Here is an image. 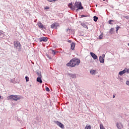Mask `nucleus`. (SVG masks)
<instances>
[{"label":"nucleus","mask_w":129,"mask_h":129,"mask_svg":"<svg viewBox=\"0 0 129 129\" xmlns=\"http://www.w3.org/2000/svg\"><path fill=\"white\" fill-rule=\"evenodd\" d=\"M102 57H103V58L104 59L105 57V54H103L102 55Z\"/></svg>","instance_id":"2f4dec72"},{"label":"nucleus","mask_w":129,"mask_h":129,"mask_svg":"<svg viewBox=\"0 0 129 129\" xmlns=\"http://www.w3.org/2000/svg\"><path fill=\"white\" fill-rule=\"evenodd\" d=\"M55 123L56 124H57V125H58V126H59L61 128H64V125L60 122L56 121Z\"/></svg>","instance_id":"39448f33"},{"label":"nucleus","mask_w":129,"mask_h":129,"mask_svg":"<svg viewBox=\"0 0 129 129\" xmlns=\"http://www.w3.org/2000/svg\"><path fill=\"white\" fill-rule=\"evenodd\" d=\"M47 57L48 58V59H50V60H52V57H51L50 56L47 55Z\"/></svg>","instance_id":"7c9ffc66"},{"label":"nucleus","mask_w":129,"mask_h":129,"mask_svg":"<svg viewBox=\"0 0 129 129\" xmlns=\"http://www.w3.org/2000/svg\"><path fill=\"white\" fill-rule=\"evenodd\" d=\"M90 54L91 55V57H93V59H94V60H96V59H97L98 58L97 55H96L95 53L93 52H90Z\"/></svg>","instance_id":"423d86ee"},{"label":"nucleus","mask_w":129,"mask_h":129,"mask_svg":"<svg viewBox=\"0 0 129 129\" xmlns=\"http://www.w3.org/2000/svg\"><path fill=\"white\" fill-rule=\"evenodd\" d=\"M120 27L117 26V27L116 28V32H117L118 31V29H119Z\"/></svg>","instance_id":"cd10ccee"},{"label":"nucleus","mask_w":129,"mask_h":129,"mask_svg":"<svg viewBox=\"0 0 129 129\" xmlns=\"http://www.w3.org/2000/svg\"><path fill=\"white\" fill-rule=\"evenodd\" d=\"M99 61H100V63H103L104 62V57L101 56H99Z\"/></svg>","instance_id":"9d476101"},{"label":"nucleus","mask_w":129,"mask_h":129,"mask_svg":"<svg viewBox=\"0 0 129 129\" xmlns=\"http://www.w3.org/2000/svg\"><path fill=\"white\" fill-rule=\"evenodd\" d=\"M75 48V43L72 42V43H71V49L72 50H74Z\"/></svg>","instance_id":"f8f14e48"},{"label":"nucleus","mask_w":129,"mask_h":129,"mask_svg":"<svg viewBox=\"0 0 129 129\" xmlns=\"http://www.w3.org/2000/svg\"><path fill=\"white\" fill-rule=\"evenodd\" d=\"M2 98V96L0 95V99Z\"/></svg>","instance_id":"79ce46f5"},{"label":"nucleus","mask_w":129,"mask_h":129,"mask_svg":"<svg viewBox=\"0 0 129 129\" xmlns=\"http://www.w3.org/2000/svg\"><path fill=\"white\" fill-rule=\"evenodd\" d=\"M80 18H82V17H80Z\"/></svg>","instance_id":"c03bdc74"},{"label":"nucleus","mask_w":129,"mask_h":129,"mask_svg":"<svg viewBox=\"0 0 129 129\" xmlns=\"http://www.w3.org/2000/svg\"><path fill=\"white\" fill-rule=\"evenodd\" d=\"M115 97V96L114 95H113V98H114Z\"/></svg>","instance_id":"a19ab883"},{"label":"nucleus","mask_w":129,"mask_h":129,"mask_svg":"<svg viewBox=\"0 0 129 129\" xmlns=\"http://www.w3.org/2000/svg\"><path fill=\"white\" fill-rule=\"evenodd\" d=\"M81 26L84 28H85L86 29H87V30H88V25H87V23H81Z\"/></svg>","instance_id":"1a4fd4ad"},{"label":"nucleus","mask_w":129,"mask_h":129,"mask_svg":"<svg viewBox=\"0 0 129 129\" xmlns=\"http://www.w3.org/2000/svg\"><path fill=\"white\" fill-rule=\"evenodd\" d=\"M86 129H91V126L90 125H87L85 127Z\"/></svg>","instance_id":"412c9836"},{"label":"nucleus","mask_w":129,"mask_h":129,"mask_svg":"<svg viewBox=\"0 0 129 129\" xmlns=\"http://www.w3.org/2000/svg\"><path fill=\"white\" fill-rule=\"evenodd\" d=\"M41 78L42 77H38L36 79L37 82H39V83H43V81H42Z\"/></svg>","instance_id":"6e6552de"},{"label":"nucleus","mask_w":129,"mask_h":129,"mask_svg":"<svg viewBox=\"0 0 129 129\" xmlns=\"http://www.w3.org/2000/svg\"><path fill=\"white\" fill-rule=\"evenodd\" d=\"M51 53L52 54V55L53 56H55L56 55V51H55L54 50H51Z\"/></svg>","instance_id":"f3484780"},{"label":"nucleus","mask_w":129,"mask_h":129,"mask_svg":"<svg viewBox=\"0 0 129 129\" xmlns=\"http://www.w3.org/2000/svg\"><path fill=\"white\" fill-rule=\"evenodd\" d=\"M79 64H80V60L79 59L74 58L67 64V66L68 67H69V66H71V67H75L76 65L78 66Z\"/></svg>","instance_id":"f257e3e1"},{"label":"nucleus","mask_w":129,"mask_h":129,"mask_svg":"<svg viewBox=\"0 0 129 129\" xmlns=\"http://www.w3.org/2000/svg\"><path fill=\"white\" fill-rule=\"evenodd\" d=\"M123 73L122 72V71H120L119 72V75H120V76H122V75H123Z\"/></svg>","instance_id":"a878e982"},{"label":"nucleus","mask_w":129,"mask_h":129,"mask_svg":"<svg viewBox=\"0 0 129 129\" xmlns=\"http://www.w3.org/2000/svg\"><path fill=\"white\" fill-rule=\"evenodd\" d=\"M125 19H126V20H129V17H125Z\"/></svg>","instance_id":"c9c22d12"},{"label":"nucleus","mask_w":129,"mask_h":129,"mask_svg":"<svg viewBox=\"0 0 129 129\" xmlns=\"http://www.w3.org/2000/svg\"><path fill=\"white\" fill-rule=\"evenodd\" d=\"M126 84L129 86V81H126Z\"/></svg>","instance_id":"473e14b6"},{"label":"nucleus","mask_w":129,"mask_h":129,"mask_svg":"<svg viewBox=\"0 0 129 129\" xmlns=\"http://www.w3.org/2000/svg\"><path fill=\"white\" fill-rule=\"evenodd\" d=\"M102 38H103V35L102 34H101L99 36V40H102Z\"/></svg>","instance_id":"b1692460"},{"label":"nucleus","mask_w":129,"mask_h":129,"mask_svg":"<svg viewBox=\"0 0 129 129\" xmlns=\"http://www.w3.org/2000/svg\"><path fill=\"white\" fill-rule=\"evenodd\" d=\"M114 22V20H109V21H108V23H109V24H110V25H112V24H113V22Z\"/></svg>","instance_id":"6ab92c4d"},{"label":"nucleus","mask_w":129,"mask_h":129,"mask_svg":"<svg viewBox=\"0 0 129 129\" xmlns=\"http://www.w3.org/2000/svg\"><path fill=\"white\" fill-rule=\"evenodd\" d=\"M90 73L92 75H95V73H96V70H92L90 71Z\"/></svg>","instance_id":"ddd939ff"},{"label":"nucleus","mask_w":129,"mask_h":129,"mask_svg":"<svg viewBox=\"0 0 129 129\" xmlns=\"http://www.w3.org/2000/svg\"><path fill=\"white\" fill-rule=\"evenodd\" d=\"M94 22H97L98 20V17H94Z\"/></svg>","instance_id":"a211bd4d"},{"label":"nucleus","mask_w":129,"mask_h":129,"mask_svg":"<svg viewBox=\"0 0 129 129\" xmlns=\"http://www.w3.org/2000/svg\"><path fill=\"white\" fill-rule=\"evenodd\" d=\"M36 74L38 75V77H42V75L41 74V72H36Z\"/></svg>","instance_id":"dca6fc26"},{"label":"nucleus","mask_w":129,"mask_h":129,"mask_svg":"<svg viewBox=\"0 0 129 129\" xmlns=\"http://www.w3.org/2000/svg\"><path fill=\"white\" fill-rule=\"evenodd\" d=\"M47 42L48 41V38L45 37H42L41 38H39V41L40 42Z\"/></svg>","instance_id":"0eeeda50"},{"label":"nucleus","mask_w":129,"mask_h":129,"mask_svg":"<svg viewBox=\"0 0 129 129\" xmlns=\"http://www.w3.org/2000/svg\"><path fill=\"white\" fill-rule=\"evenodd\" d=\"M45 90H46V91L49 92V91H50V89H49V87H46Z\"/></svg>","instance_id":"bb28decb"},{"label":"nucleus","mask_w":129,"mask_h":129,"mask_svg":"<svg viewBox=\"0 0 129 129\" xmlns=\"http://www.w3.org/2000/svg\"><path fill=\"white\" fill-rule=\"evenodd\" d=\"M70 29H67L66 30V32H68V31H69Z\"/></svg>","instance_id":"ea45409f"},{"label":"nucleus","mask_w":129,"mask_h":129,"mask_svg":"<svg viewBox=\"0 0 129 129\" xmlns=\"http://www.w3.org/2000/svg\"><path fill=\"white\" fill-rule=\"evenodd\" d=\"M104 2L105 1V0H103Z\"/></svg>","instance_id":"37998d69"},{"label":"nucleus","mask_w":129,"mask_h":129,"mask_svg":"<svg viewBox=\"0 0 129 129\" xmlns=\"http://www.w3.org/2000/svg\"><path fill=\"white\" fill-rule=\"evenodd\" d=\"M49 8L48 7H45V10H49Z\"/></svg>","instance_id":"72a5a7b5"},{"label":"nucleus","mask_w":129,"mask_h":129,"mask_svg":"<svg viewBox=\"0 0 129 129\" xmlns=\"http://www.w3.org/2000/svg\"><path fill=\"white\" fill-rule=\"evenodd\" d=\"M72 5V4H69V7H71Z\"/></svg>","instance_id":"58836bf2"},{"label":"nucleus","mask_w":129,"mask_h":129,"mask_svg":"<svg viewBox=\"0 0 129 129\" xmlns=\"http://www.w3.org/2000/svg\"><path fill=\"white\" fill-rule=\"evenodd\" d=\"M14 48H16V49H18L19 51L21 50V43H20V42L15 41L14 42Z\"/></svg>","instance_id":"20e7f679"},{"label":"nucleus","mask_w":129,"mask_h":129,"mask_svg":"<svg viewBox=\"0 0 129 129\" xmlns=\"http://www.w3.org/2000/svg\"><path fill=\"white\" fill-rule=\"evenodd\" d=\"M69 76H70V77H72V78H76V74H69Z\"/></svg>","instance_id":"9b49d317"},{"label":"nucleus","mask_w":129,"mask_h":129,"mask_svg":"<svg viewBox=\"0 0 129 129\" xmlns=\"http://www.w3.org/2000/svg\"><path fill=\"white\" fill-rule=\"evenodd\" d=\"M121 125H122L121 124H119L118 123H116V126L117 127V128L118 129H121Z\"/></svg>","instance_id":"2eb2a0df"},{"label":"nucleus","mask_w":129,"mask_h":129,"mask_svg":"<svg viewBox=\"0 0 129 129\" xmlns=\"http://www.w3.org/2000/svg\"><path fill=\"white\" fill-rule=\"evenodd\" d=\"M127 73H129V68L126 70Z\"/></svg>","instance_id":"e433bc0d"},{"label":"nucleus","mask_w":129,"mask_h":129,"mask_svg":"<svg viewBox=\"0 0 129 129\" xmlns=\"http://www.w3.org/2000/svg\"><path fill=\"white\" fill-rule=\"evenodd\" d=\"M71 42H72V41L71 40H68V42H69V43H71Z\"/></svg>","instance_id":"4c0bfd02"},{"label":"nucleus","mask_w":129,"mask_h":129,"mask_svg":"<svg viewBox=\"0 0 129 129\" xmlns=\"http://www.w3.org/2000/svg\"><path fill=\"white\" fill-rule=\"evenodd\" d=\"M75 6L77 8L76 10L77 12H78V10H82L83 9V7L81 5V2H76Z\"/></svg>","instance_id":"7ed1b4c3"},{"label":"nucleus","mask_w":129,"mask_h":129,"mask_svg":"<svg viewBox=\"0 0 129 129\" xmlns=\"http://www.w3.org/2000/svg\"><path fill=\"white\" fill-rule=\"evenodd\" d=\"M113 28H112L110 29V31H109V33L110 34V35H112L113 34Z\"/></svg>","instance_id":"4be33fe9"},{"label":"nucleus","mask_w":129,"mask_h":129,"mask_svg":"<svg viewBox=\"0 0 129 129\" xmlns=\"http://www.w3.org/2000/svg\"><path fill=\"white\" fill-rule=\"evenodd\" d=\"M25 79H26V82H28V81H30V80L29 79V77H28V76L25 77Z\"/></svg>","instance_id":"393cba45"},{"label":"nucleus","mask_w":129,"mask_h":129,"mask_svg":"<svg viewBox=\"0 0 129 129\" xmlns=\"http://www.w3.org/2000/svg\"><path fill=\"white\" fill-rule=\"evenodd\" d=\"M81 17H88L87 15H82Z\"/></svg>","instance_id":"f704fd0d"},{"label":"nucleus","mask_w":129,"mask_h":129,"mask_svg":"<svg viewBox=\"0 0 129 129\" xmlns=\"http://www.w3.org/2000/svg\"><path fill=\"white\" fill-rule=\"evenodd\" d=\"M55 26V29H57V27H59V25L58 23H54Z\"/></svg>","instance_id":"5701e85b"},{"label":"nucleus","mask_w":129,"mask_h":129,"mask_svg":"<svg viewBox=\"0 0 129 129\" xmlns=\"http://www.w3.org/2000/svg\"><path fill=\"white\" fill-rule=\"evenodd\" d=\"M51 29H55V23H53L51 25Z\"/></svg>","instance_id":"aec40b11"},{"label":"nucleus","mask_w":129,"mask_h":129,"mask_svg":"<svg viewBox=\"0 0 129 129\" xmlns=\"http://www.w3.org/2000/svg\"><path fill=\"white\" fill-rule=\"evenodd\" d=\"M122 73L124 74V73H126V70H123L122 71Z\"/></svg>","instance_id":"c756f323"},{"label":"nucleus","mask_w":129,"mask_h":129,"mask_svg":"<svg viewBox=\"0 0 129 129\" xmlns=\"http://www.w3.org/2000/svg\"><path fill=\"white\" fill-rule=\"evenodd\" d=\"M0 36H2V37H5V34H4L2 32H1L0 33Z\"/></svg>","instance_id":"c85d7f7f"},{"label":"nucleus","mask_w":129,"mask_h":129,"mask_svg":"<svg viewBox=\"0 0 129 129\" xmlns=\"http://www.w3.org/2000/svg\"><path fill=\"white\" fill-rule=\"evenodd\" d=\"M8 100H15V101H18V100H20L21 98H20V96L18 95H10L7 97Z\"/></svg>","instance_id":"f03ea898"},{"label":"nucleus","mask_w":129,"mask_h":129,"mask_svg":"<svg viewBox=\"0 0 129 129\" xmlns=\"http://www.w3.org/2000/svg\"><path fill=\"white\" fill-rule=\"evenodd\" d=\"M38 25V27L41 29H44V28H45L44 27V25H43V24L41 23V22H39Z\"/></svg>","instance_id":"4468645a"}]
</instances>
